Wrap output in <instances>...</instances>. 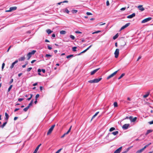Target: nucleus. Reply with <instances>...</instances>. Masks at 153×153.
I'll return each mask as SVG.
<instances>
[{"mask_svg": "<svg viewBox=\"0 0 153 153\" xmlns=\"http://www.w3.org/2000/svg\"><path fill=\"white\" fill-rule=\"evenodd\" d=\"M102 79V78H100L99 79H95L93 80L88 81V82L91 83H97L100 81Z\"/></svg>", "mask_w": 153, "mask_h": 153, "instance_id": "1", "label": "nucleus"}, {"mask_svg": "<svg viewBox=\"0 0 153 153\" xmlns=\"http://www.w3.org/2000/svg\"><path fill=\"white\" fill-rule=\"evenodd\" d=\"M36 52V50H33L31 52H30L28 53L27 55V56L28 57L27 59L29 60L32 56V55H34Z\"/></svg>", "mask_w": 153, "mask_h": 153, "instance_id": "2", "label": "nucleus"}, {"mask_svg": "<svg viewBox=\"0 0 153 153\" xmlns=\"http://www.w3.org/2000/svg\"><path fill=\"white\" fill-rule=\"evenodd\" d=\"M151 144V143H149L147 145H146L143 148L140 150H138L136 153H141L146 148L149 146Z\"/></svg>", "mask_w": 153, "mask_h": 153, "instance_id": "3", "label": "nucleus"}, {"mask_svg": "<svg viewBox=\"0 0 153 153\" xmlns=\"http://www.w3.org/2000/svg\"><path fill=\"white\" fill-rule=\"evenodd\" d=\"M55 126V124L52 125L51 127L49 129L47 133V135H49L52 132L54 127Z\"/></svg>", "mask_w": 153, "mask_h": 153, "instance_id": "4", "label": "nucleus"}, {"mask_svg": "<svg viewBox=\"0 0 153 153\" xmlns=\"http://www.w3.org/2000/svg\"><path fill=\"white\" fill-rule=\"evenodd\" d=\"M119 71V70L117 71L114 72V73L111 74L109 75L107 78V79H109L113 77L114 76L115 74H116L117 72Z\"/></svg>", "mask_w": 153, "mask_h": 153, "instance_id": "5", "label": "nucleus"}, {"mask_svg": "<svg viewBox=\"0 0 153 153\" xmlns=\"http://www.w3.org/2000/svg\"><path fill=\"white\" fill-rule=\"evenodd\" d=\"M152 19V18L151 17H149L146 18L142 21L141 23H144L147 22H148L151 20Z\"/></svg>", "mask_w": 153, "mask_h": 153, "instance_id": "6", "label": "nucleus"}, {"mask_svg": "<svg viewBox=\"0 0 153 153\" xmlns=\"http://www.w3.org/2000/svg\"><path fill=\"white\" fill-rule=\"evenodd\" d=\"M119 53V50L118 49H116L115 52H114V54H115V57L116 58H117L118 56Z\"/></svg>", "mask_w": 153, "mask_h": 153, "instance_id": "7", "label": "nucleus"}, {"mask_svg": "<svg viewBox=\"0 0 153 153\" xmlns=\"http://www.w3.org/2000/svg\"><path fill=\"white\" fill-rule=\"evenodd\" d=\"M130 126V124H126L122 126V128L123 129H127Z\"/></svg>", "mask_w": 153, "mask_h": 153, "instance_id": "8", "label": "nucleus"}, {"mask_svg": "<svg viewBox=\"0 0 153 153\" xmlns=\"http://www.w3.org/2000/svg\"><path fill=\"white\" fill-rule=\"evenodd\" d=\"M61 12L64 13H66L67 14H69L70 12L66 8L61 10Z\"/></svg>", "mask_w": 153, "mask_h": 153, "instance_id": "9", "label": "nucleus"}, {"mask_svg": "<svg viewBox=\"0 0 153 153\" xmlns=\"http://www.w3.org/2000/svg\"><path fill=\"white\" fill-rule=\"evenodd\" d=\"M130 24V23H128L127 24H126L125 25L123 26H122L120 30H123L125 28L127 27L128 26H129Z\"/></svg>", "mask_w": 153, "mask_h": 153, "instance_id": "10", "label": "nucleus"}, {"mask_svg": "<svg viewBox=\"0 0 153 153\" xmlns=\"http://www.w3.org/2000/svg\"><path fill=\"white\" fill-rule=\"evenodd\" d=\"M129 118L131 122H134L136 121L137 118V117H134L133 118H132V117L130 116L129 117Z\"/></svg>", "mask_w": 153, "mask_h": 153, "instance_id": "11", "label": "nucleus"}, {"mask_svg": "<svg viewBox=\"0 0 153 153\" xmlns=\"http://www.w3.org/2000/svg\"><path fill=\"white\" fill-rule=\"evenodd\" d=\"M122 148V146L120 147L119 148L117 149L115 151L114 153H120L121 151Z\"/></svg>", "mask_w": 153, "mask_h": 153, "instance_id": "12", "label": "nucleus"}, {"mask_svg": "<svg viewBox=\"0 0 153 153\" xmlns=\"http://www.w3.org/2000/svg\"><path fill=\"white\" fill-rule=\"evenodd\" d=\"M18 62V60H16L14 62H13L10 66V69H12L14 67V65L16 64Z\"/></svg>", "mask_w": 153, "mask_h": 153, "instance_id": "13", "label": "nucleus"}, {"mask_svg": "<svg viewBox=\"0 0 153 153\" xmlns=\"http://www.w3.org/2000/svg\"><path fill=\"white\" fill-rule=\"evenodd\" d=\"M135 16V14L134 13L131 15H129L127 16V18L128 19H131L134 17Z\"/></svg>", "mask_w": 153, "mask_h": 153, "instance_id": "14", "label": "nucleus"}, {"mask_svg": "<svg viewBox=\"0 0 153 153\" xmlns=\"http://www.w3.org/2000/svg\"><path fill=\"white\" fill-rule=\"evenodd\" d=\"M100 69V68H98L97 69H96L94 71H92L91 72V75H93L95 73H96L99 69Z\"/></svg>", "mask_w": 153, "mask_h": 153, "instance_id": "15", "label": "nucleus"}, {"mask_svg": "<svg viewBox=\"0 0 153 153\" xmlns=\"http://www.w3.org/2000/svg\"><path fill=\"white\" fill-rule=\"evenodd\" d=\"M137 8L140 10L141 11H143L145 10L144 8L143 7V6L142 5L138 6Z\"/></svg>", "mask_w": 153, "mask_h": 153, "instance_id": "16", "label": "nucleus"}, {"mask_svg": "<svg viewBox=\"0 0 153 153\" xmlns=\"http://www.w3.org/2000/svg\"><path fill=\"white\" fill-rule=\"evenodd\" d=\"M41 144H40L39 145H38L33 153H36L37 151L39 149V147L41 146Z\"/></svg>", "mask_w": 153, "mask_h": 153, "instance_id": "17", "label": "nucleus"}, {"mask_svg": "<svg viewBox=\"0 0 153 153\" xmlns=\"http://www.w3.org/2000/svg\"><path fill=\"white\" fill-rule=\"evenodd\" d=\"M17 9V7H11L10 8V11H12L13 10H16Z\"/></svg>", "mask_w": 153, "mask_h": 153, "instance_id": "18", "label": "nucleus"}, {"mask_svg": "<svg viewBox=\"0 0 153 153\" xmlns=\"http://www.w3.org/2000/svg\"><path fill=\"white\" fill-rule=\"evenodd\" d=\"M150 94V92L149 91H148L147 92V93H146V94L145 95H144L143 96V97L144 98H146Z\"/></svg>", "mask_w": 153, "mask_h": 153, "instance_id": "19", "label": "nucleus"}, {"mask_svg": "<svg viewBox=\"0 0 153 153\" xmlns=\"http://www.w3.org/2000/svg\"><path fill=\"white\" fill-rule=\"evenodd\" d=\"M25 59V57L24 56L22 57L19 59V61H24Z\"/></svg>", "mask_w": 153, "mask_h": 153, "instance_id": "20", "label": "nucleus"}, {"mask_svg": "<svg viewBox=\"0 0 153 153\" xmlns=\"http://www.w3.org/2000/svg\"><path fill=\"white\" fill-rule=\"evenodd\" d=\"M7 123V121L4 123L2 125L0 126V128H3L5 126Z\"/></svg>", "mask_w": 153, "mask_h": 153, "instance_id": "21", "label": "nucleus"}, {"mask_svg": "<svg viewBox=\"0 0 153 153\" xmlns=\"http://www.w3.org/2000/svg\"><path fill=\"white\" fill-rule=\"evenodd\" d=\"M99 111L97 112H96V113L95 114H94V115L93 116V117H92V118H91V120H92L93 119H94V118L96 116H97V114H98V113H99Z\"/></svg>", "mask_w": 153, "mask_h": 153, "instance_id": "22", "label": "nucleus"}, {"mask_svg": "<svg viewBox=\"0 0 153 153\" xmlns=\"http://www.w3.org/2000/svg\"><path fill=\"white\" fill-rule=\"evenodd\" d=\"M46 31L48 34H51L52 32H53V31L49 29L47 30Z\"/></svg>", "mask_w": 153, "mask_h": 153, "instance_id": "23", "label": "nucleus"}, {"mask_svg": "<svg viewBox=\"0 0 153 153\" xmlns=\"http://www.w3.org/2000/svg\"><path fill=\"white\" fill-rule=\"evenodd\" d=\"M66 33V32L65 31L63 30H61L60 32V34L63 35L65 34Z\"/></svg>", "mask_w": 153, "mask_h": 153, "instance_id": "24", "label": "nucleus"}, {"mask_svg": "<svg viewBox=\"0 0 153 153\" xmlns=\"http://www.w3.org/2000/svg\"><path fill=\"white\" fill-rule=\"evenodd\" d=\"M152 130H148L147 131V132L145 134L146 135H148L149 133L152 132Z\"/></svg>", "mask_w": 153, "mask_h": 153, "instance_id": "25", "label": "nucleus"}, {"mask_svg": "<svg viewBox=\"0 0 153 153\" xmlns=\"http://www.w3.org/2000/svg\"><path fill=\"white\" fill-rule=\"evenodd\" d=\"M5 116L6 117L5 118V120H7L9 118V115H8L7 113L6 112L5 113Z\"/></svg>", "mask_w": 153, "mask_h": 153, "instance_id": "26", "label": "nucleus"}, {"mask_svg": "<svg viewBox=\"0 0 153 153\" xmlns=\"http://www.w3.org/2000/svg\"><path fill=\"white\" fill-rule=\"evenodd\" d=\"M72 126H71L69 128V129L68 130V131H67V132L65 133V135H67V134H68V133L71 130V128H72Z\"/></svg>", "mask_w": 153, "mask_h": 153, "instance_id": "27", "label": "nucleus"}, {"mask_svg": "<svg viewBox=\"0 0 153 153\" xmlns=\"http://www.w3.org/2000/svg\"><path fill=\"white\" fill-rule=\"evenodd\" d=\"M118 131H114L112 132L111 134L114 135H116L117 134H118Z\"/></svg>", "mask_w": 153, "mask_h": 153, "instance_id": "28", "label": "nucleus"}, {"mask_svg": "<svg viewBox=\"0 0 153 153\" xmlns=\"http://www.w3.org/2000/svg\"><path fill=\"white\" fill-rule=\"evenodd\" d=\"M118 36V33H117L116 35H115L113 37V39H116Z\"/></svg>", "mask_w": 153, "mask_h": 153, "instance_id": "29", "label": "nucleus"}, {"mask_svg": "<svg viewBox=\"0 0 153 153\" xmlns=\"http://www.w3.org/2000/svg\"><path fill=\"white\" fill-rule=\"evenodd\" d=\"M125 75V73H123L121 74V75H120V76L118 78V79H121Z\"/></svg>", "mask_w": 153, "mask_h": 153, "instance_id": "30", "label": "nucleus"}, {"mask_svg": "<svg viewBox=\"0 0 153 153\" xmlns=\"http://www.w3.org/2000/svg\"><path fill=\"white\" fill-rule=\"evenodd\" d=\"M74 56V55H73V54H70L69 55H68V56H66V58H67V59H69L70 58H71V57H73Z\"/></svg>", "mask_w": 153, "mask_h": 153, "instance_id": "31", "label": "nucleus"}, {"mask_svg": "<svg viewBox=\"0 0 153 153\" xmlns=\"http://www.w3.org/2000/svg\"><path fill=\"white\" fill-rule=\"evenodd\" d=\"M33 102V100H32L30 102L29 104L27 106H29V108L30 106L32 105V104Z\"/></svg>", "mask_w": 153, "mask_h": 153, "instance_id": "32", "label": "nucleus"}, {"mask_svg": "<svg viewBox=\"0 0 153 153\" xmlns=\"http://www.w3.org/2000/svg\"><path fill=\"white\" fill-rule=\"evenodd\" d=\"M29 108V106H27L23 109V111L25 112H26Z\"/></svg>", "mask_w": 153, "mask_h": 153, "instance_id": "33", "label": "nucleus"}, {"mask_svg": "<svg viewBox=\"0 0 153 153\" xmlns=\"http://www.w3.org/2000/svg\"><path fill=\"white\" fill-rule=\"evenodd\" d=\"M78 11L76 10H71V12L73 13H76Z\"/></svg>", "mask_w": 153, "mask_h": 153, "instance_id": "34", "label": "nucleus"}, {"mask_svg": "<svg viewBox=\"0 0 153 153\" xmlns=\"http://www.w3.org/2000/svg\"><path fill=\"white\" fill-rule=\"evenodd\" d=\"M115 130V128L114 127H111L109 129V131L111 132Z\"/></svg>", "mask_w": 153, "mask_h": 153, "instance_id": "35", "label": "nucleus"}, {"mask_svg": "<svg viewBox=\"0 0 153 153\" xmlns=\"http://www.w3.org/2000/svg\"><path fill=\"white\" fill-rule=\"evenodd\" d=\"M76 47H74L72 48V51H76Z\"/></svg>", "mask_w": 153, "mask_h": 153, "instance_id": "36", "label": "nucleus"}, {"mask_svg": "<svg viewBox=\"0 0 153 153\" xmlns=\"http://www.w3.org/2000/svg\"><path fill=\"white\" fill-rule=\"evenodd\" d=\"M13 87V85H11L9 87V88H8V92H9L10 91V90L12 88V87Z\"/></svg>", "mask_w": 153, "mask_h": 153, "instance_id": "37", "label": "nucleus"}, {"mask_svg": "<svg viewBox=\"0 0 153 153\" xmlns=\"http://www.w3.org/2000/svg\"><path fill=\"white\" fill-rule=\"evenodd\" d=\"M70 37L73 40H74L75 39V37L72 35H70Z\"/></svg>", "mask_w": 153, "mask_h": 153, "instance_id": "38", "label": "nucleus"}, {"mask_svg": "<svg viewBox=\"0 0 153 153\" xmlns=\"http://www.w3.org/2000/svg\"><path fill=\"white\" fill-rule=\"evenodd\" d=\"M52 56V55L50 54H46L45 56V57H51Z\"/></svg>", "mask_w": 153, "mask_h": 153, "instance_id": "39", "label": "nucleus"}, {"mask_svg": "<svg viewBox=\"0 0 153 153\" xmlns=\"http://www.w3.org/2000/svg\"><path fill=\"white\" fill-rule=\"evenodd\" d=\"M87 51V50L86 49L85 50H84V51H83L82 52H81L80 53H79L78 54V55H80L81 53H84L85 52H86Z\"/></svg>", "mask_w": 153, "mask_h": 153, "instance_id": "40", "label": "nucleus"}, {"mask_svg": "<svg viewBox=\"0 0 153 153\" xmlns=\"http://www.w3.org/2000/svg\"><path fill=\"white\" fill-rule=\"evenodd\" d=\"M114 107H117L118 106L117 103L116 102H115L114 103Z\"/></svg>", "mask_w": 153, "mask_h": 153, "instance_id": "41", "label": "nucleus"}, {"mask_svg": "<svg viewBox=\"0 0 153 153\" xmlns=\"http://www.w3.org/2000/svg\"><path fill=\"white\" fill-rule=\"evenodd\" d=\"M101 32V31L100 30H98V31H95V32H94L92 33V34H94L95 33H98L100 32Z\"/></svg>", "mask_w": 153, "mask_h": 153, "instance_id": "42", "label": "nucleus"}, {"mask_svg": "<svg viewBox=\"0 0 153 153\" xmlns=\"http://www.w3.org/2000/svg\"><path fill=\"white\" fill-rule=\"evenodd\" d=\"M39 94H37L35 97L36 100H37V99L39 97Z\"/></svg>", "mask_w": 153, "mask_h": 153, "instance_id": "43", "label": "nucleus"}, {"mask_svg": "<svg viewBox=\"0 0 153 153\" xmlns=\"http://www.w3.org/2000/svg\"><path fill=\"white\" fill-rule=\"evenodd\" d=\"M62 149V148H61V149H59L55 153H59V152L61 151V150Z\"/></svg>", "mask_w": 153, "mask_h": 153, "instance_id": "44", "label": "nucleus"}, {"mask_svg": "<svg viewBox=\"0 0 153 153\" xmlns=\"http://www.w3.org/2000/svg\"><path fill=\"white\" fill-rule=\"evenodd\" d=\"M32 69V68L31 67L28 68L27 69V71L28 72H29L30 71V70Z\"/></svg>", "mask_w": 153, "mask_h": 153, "instance_id": "45", "label": "nucleus"}, {"mask_svg": "<svg viewBox=\"0 0 153 153\" xmlns=\"http://www.w3.org/2000/svg\"><path fill=\"white\" fill-rule=\"evenodd\" d=\"M86 13V14L87 15H92V14L91 13L89 12H87Z\"/></svg>", "mask_w": 153, "mask_h": 153, "instance_id": "46", "label": "nucleus"}, {"mask_svg": "<svg viewBox=\"0 0 153 153\" xmlns=\"http://www.w3.org/2000/svg\"><path fill=\"white\" fill-rule=\"evenodd\" d=\"M24 99L23 98H19L18 100L19 102H21Z\"/></svg>", "mask_w": 153, "mask_h": 153, "instance_id": "47", "label": "nucleus"}, {"mask_svg": "<svg viewBox=\"0 0 153 153\" xmlns=\"http://www.w3.org/2000/svg\"><path fill=\"white\" fill-rule=\"evenodd\" d=\"M109 5V1L108 0H107L106 1V5L108 6Z\"/></svg>", "mask_w": 153, "mask_h": 153, "instance_id": "48", "label": "nucleus"}, {"mask_svg": "<svg viewBox=\"0 0 153 153\" xmlns=\"http://www.w3.org/2000/svg\"><path fill=\"white\" fill-rule=\"evenodd\" d=\"M4 66H5V64H4V63H3V64H2V69H3V68L4 67Z\"/></svg>", "mask_w": 153, "mask_h": 153, "instance_id": "49", "label": "nucleus"}, {"mask_svg": "<svg viewBox=\"0 0 153 153\" xmlns=\"http://www.w3.org/2000/svg\"><path fill=\"white\" fill-rule=\"evenodd\" d=\"M48 49L50 50H51L52 48L51 47L50 45H48Z\"/></svg>", "mask_w": 153, "mask_h": 153, "instance_id": "50", "label": "nucleus"}, {"mask_svg": "<svg viewBox=\"0 0 153 153\" xmlns=\"http://www.w3.org/2000/svg\"><path fill=\"white\" fill-rule=\"evenodd\" d=\"M13 79H12L10 80V82H9V84H11L13 82Z\"/></svg>", "mask_w": 153, "mask_h": 153, "instance_id": "51", "label": "nucleus"}, {"mask_svg": "<svg viewBox=\"0 0 153 153\" xmlns=\"http://www.w3.org/2000/svg\"><path fill=\"white\" fill-rule=\"evenodd\" d=\"M126 7H123V8H121V9H120V10H122V11H123V10H126Z\"/></svg>", "mask_w": 153, "mask_h": 153, "instance_id": "52", "label": "nucleus"}, {"mask_svg": "<svg viewBox=\"0 0 153 153\" xmlns=\"http://www.w3.org/2000/svg\"><path fill=\"white\" fill-rule=\"evenodd\" d=\"M12 47V46L11 45H10L9 47V48H8V49H7V52H8L10 50V48H11V47Z\"/></svg>", "mask_w": 153, "mask_h": 153, "instance_id": "53", "label": "nucleus"}, {"mask_svg": "<svg viewBox=\"0 0 153 153\" xmlns=\"http://www.w3.org/2000/svg\"><path fill=\"white\" fill-rule=\"evenodd\" d=\"M75 33H81L82 32L78 31H75Z\"/></svg>", "mask_w": 153, "mask_h": 153, "instance_id": "54", "label": "nucleus"}, {"mask_svg": "<svg viewBox=\"0 0 153 153\" xmlns=\"http://www.w3.org/2000/svg\"><path fill=\"white\" fill-rule=\"evenodd\" d=\"M92 46V45H90L89 47H88L87 49H86V50L87 51L90 48H91Z\"/></svg>", "mask_w": 153, "mask_h": 153, "instance_id": "55", "label": "nucleus"}, {"mask_svg": "<svg viewBox=\"0 0 153 153\" xmlns=\"http://www.w3.org/2000/svg\"><path fill=\"white\" fill-rule=\"evenodd\" d=\"M41 71L44 73H45V69H42L41 70Z\"/></svg>", "mask_w": 153, "mask_h": 153, "instance_id": "56", "label": "nucleus"}, {"mask_svg": "<svg viewBox=\"0 0 153 153\" xmlns=\"http://www.w3.org/2000/svg\"><path fill=\"white\" fill-rule=\"evenodd\" d=\"M19 110V108H16L14 110V112H16V111H17Z\"/></svg>", "mask_w": 153, "mask_h": 153, "instance_id": "57", "label": "nucleus"}, {"mask_svg": "<svg viewBox=\"0 0 153 153\" xmlns=\"http://www.w3.org/2000/svg\"><path fill=\"white\" fill-rule=\"evenodd\" d=\"M149 123L150 124H153V120H152L151 121H150V122H149Z\"/></svg>", "mask_w": 153, "mask_h": 153, "instance_id": "58", "label": "nucleus"}, {"mask_svg": "<svg viewBox=\"0 0 153 153\" xmlns=\"http://www.w3.org/2000/svg\"><path fill=\"white\" fill-rule=\"evenodd\" d=\"M132 147V146H131L129 147L128 148L126 149V150H128V151L129 150V149H130Z\"/></svg>", "mask_w": 153, "mask_h": 153, "instance_id": "59", "label": "nucleus"}, {"mask_svg": "<svg viewBox=\"0 0 153 153\" xmlns=\"http://www.w3.org/2000/svg\"><path fill=\"white\" fill-rule=\"evenodd\" d=\"M68 2V1H67V0L64 1L62 2V3H67Z\"/></svg>", "mask_w": 153, "mask_h": 153, "instance_id": "60", "label": "nucleus"}, {"mask_svg": "<svg viewBox=\"0 0 153 153\" xmlns=\"http://www.w3.org/2000/svg\"><path fill=\"white\" fill-rule=\"evenodd\" d=\"M65 135H66L65 134H64L62 136H61V138H63Z\"/></svg>", "mask_w": 153, "mask_h": 153, "instance_id": "61", "label": "nucleus"}, {"mask_svg": "<svg viewBox=\"0 0 153 153\" xmlns=\"http://www.w3.org/2000/svg\"><path fill=\"white\" fill-rule=\"evenodd\" d=\"M36 60H32V61H31V63H33L34 62H36Z\"/></svg>", "mask_w": 153, "mask_h": 153, "instance_id": "62", "label": "nucleus"}, {"mask_svg": "<svg viewBox=\"0 0 153 153\" xmlns=\"http://www.w3.org/2000/svg\"><path fill=\"white\" fill-rule=\"evenodd\" d=\"M128 152V150H126L122 152L121 153H126Z\"/></svg>", "mask_w": 153, "mask_h": 153, "instance_id": "63", "label": "nucleus"}, {"mask_svg": "<svg viewBox=\"0 0 153 153\" xmlns=\"http://www.w3.org/2000/svg\"><path fill=\"white\" fill-rule=\"evenodd\" d=\"M41 71V70L40 69H39L38 70V73H40V72Z\"/></svg>", "mask_w": 153, "mask_h": 153, "instance_id": "64", "label": "nucleus"}]
</instances>
